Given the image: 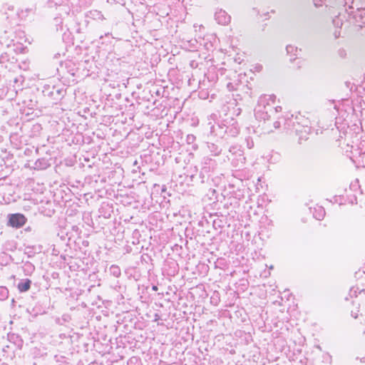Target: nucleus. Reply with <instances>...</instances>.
<instances>
[{
    "label": "nucleus",
    "mask_w": 365,
    "mask_h": 365,
    "mask_svg": "<svg viewBox=\"0 0 365 365\" xmlns=\"http://www.w3.org/2000/svg\"><path fill=\"white\" fill-rule=\"evenodd\" d=\"M240 129L237 121L232 118H226L221 123H217L211 127V132L217 135H222L227 133L230 136H236Z\"/></svg>",
    "instance_id": "nucleus-1"
},
{
    "label": "nucleus",
    "mask_w": 365,
    "mask_h": 365,
    "mask_svg": "<svg viewBox=\"0 0 365 365\" xmlns=\"http://www.w3.org/2000/svg\"><path fill=\"white\" fill-rule=\"evenodd\" d=\"M8 217V225L12 227H21L25 225L26 222V217L23 214L20 213L10 214L9 215Z\"/></svg>",
    "instance_id": "nucleus-2"
},
{
    "label": "nucleus",
    "mask_w": 365,
    "mask_h": 365,
    "mask_svg": "<svg viewBox=\"0 0 365 365\" xmlns=\"http://www.w3.org/2000/svg\"><path fill=\"white\" fill-rule=\"evenodd\" d=\"M269 110L267 108L266 106H264V110H262L261 105H259L257 108L255 109V115L258 118H262L264 121L268 120L270 118L269 113H272L274 111H277V108H273L269 106Z\"/></svg>",
    "instance_id": "nucleus-3"
},
{
    "label": "nucleus",
    "mask_w": 365,
    "mask_h": 365,
    "mask_svg": "<svg viewBox=\"0 0 365 365\" xmlns=\"http://www.w3.org/2000/svg\"><path fill=\"white\" fill-rule=\"evenodd\" d=\"M215 19L219 24L227 25L230 22L231 17L225 11L220 9L215 12Z\"/></svg>",
    "instance_id": "nucleus-4"
},
{
    "label": "nucleus",
    "mask_w": 365,
    "mask_h": 365,
    "mask_svg": "<svg viewBox=\"0 0 365 365\" xmlns=\"http://www.w3.org/2000/svg\"><path fill=\"white\" fill-rule=\"evenodd\" d=\"M31 284V281L29 279H25L19 282L18 289L20 292H25L30 289Z\"/></svg>",
    "instance_id": "nucleus-5"
},
{
    "label": "nucleus",
    "mask_w": 365,
    "mask_h": 365,
    "mask_svg": "<svg viewBox=\"0 0 365 365\" xmlns=\"http://www.w3.org/2000/svg\"><path fill=\"white\" fill-rule=\"evenodd\" d=\"M49 163L45 158L38 159L34 165V168L36 170H43L48 167Z\"/></svg>",
    "instance_id": "nucleus-6"
},
{
    "label": "nucleus",
    "mask_w": 365,
    "mask_h": 365,
    "mask_svg": "<svg viewBox=\"0 0 365 365\" xmlns=\"http://www.w3.org/2000/svg\"><path fill=\"white\" fill-rule=\"evenodd\" d=\"M325 215L324 209L322 207H318L314 208V212H313V216L315 219L318 220H321L323 219Z\"/></svg>",
    "instance_id": "nucleus-7"
},
{
    "label": "nucleus",
    "mask_w": 365,
    "mask_h": 365,
    "mask_svg": "<svg viewBox=\"0 0 365 365\" xmlns=\"http://www.w3.org/2000/svg\"><path fill=\"white\" fill-rule=\"evenodd\" d=\"M109 271H110V274H112L115 277H118L121 274V270H120V267L115 264H113L110 266Z\"/></svg>",
    "instance_id": "nucleus-8"
},
{
    "label": "nucleus",
    "mask_w": 365,
    "mask_h": 365,
    "mask_svg": "<svg viewBox=\"0 0 365 365\" xmlns=\"http://www.w3.org/2000/svg\"><path fill=\"white\" fill-rule=\"evenodd\" d=\"M287 53L289 55L297 56L299 50L297 47L292 45H288L286 47Z\"/></svg>",
    "instance_id": "nucleus-9"
},
{
    "label": "nucleus",
    "mask_w": 365,
    "mask_h": 365,
    "mask_svg": "<svg viewBox=\"0 0 365 365\" xmlns=\"http://www.w3.org/2000/svg\"><path fill=\"white\" fill-rule=\"evenodd\" d=\"M332 23L336 28H341L343 25V19L340 15H338L333 19Z\"/></svg>",
    "instance_id": "nucleus-10"
},
{
    "label": "nucleus",
    "mask_w": 365,
    "mask_h": 365,
    "mask_svg": "<svg viewBox=\"0 0 365 365\" xmlns=\"http://www.w3.org/2000/svg\"><path fill=\"white\" fill-rule=\"evenodd\" d=\"M60 1L61 0H48L47 2V6L49 8H53L57 6H60L61 9V7H66L65 6H62Z\"/></svg>",
    "instance_id": "nucleus-11"
},
{
    "label": "nucleus",
    "mask_w": 365,
    "mask_h": 365,
    "mask_svg": "<svg viewBox=\"0 0 365 365\" xmlns=\"http://www.w3.org/2000/svg\"><path fill=\"white\" fill-rule=\"evenodd\" d=\"M337 55L339 58L344 59L346 57L347 53L344 48H339L337 51Z\"/></svg>",
    "instance_id": "nucleus-12"
},
{
    "label": "nucleus",
    "mask_w": 365,
    "mask_h": 365,
    "mask_svg": "<svg viewBox=\"0 0 365 365\" xmlns=\"http://www.w3.org/2000/svg\"><path fill=\"white\" fill-rule=\"evenodd\" d=\"M245 142L247 148L252 149L254 147V141L250 137L246 138Z\"/></svg>",
    "instance_id": "nucleus-13"
},
{
    "label": "nucleus",
    "mask_w": 365,
    "mask_h": 365,
    "mask_svg": "<svg viewBox=\"0 0 365 365\" xmlns=\"http://www.w3.org/2000/svg\"><path fill=\"white\" fill-rule=\"evenodd\" d=\"M8 295V289L6 287H0V297L1 298H6Z\"/></svg>",
    "instance_id": "nucleus-14"
},
{
    "label": "nucleus",
    "mask_w": 365,
    "mask_h": 365,
    "mask_svg": "<svg viewBox=\"0 0 365 365\" xmlns=\"http://www.w3.org/2000/svg\"><path fill=\"white\" fill-rule=\"evenodd\" d=\"M5 103L3 101H0V115H4L7 113V110L4 106Z\"/></svg>",
    "instance_id": "nucleus-15"
},
{
    "label": "nucleus",
    "mask_w": 365,
    "mask_h": 365,
    "mask_svg": "<svg viewBox=\"0 0 365 365\" xmlns=\"http://www.w3.org/2000/svg\"><path fill=\"white\" fill-rule=\"evenodd\" d=\"M54 23L56 24V26H61L63 21H62V19L61 18H59V17H55L54 19Z\"/></svg>",
    "instance_id": "nucleus-16"
},
{
    "label": "nucleus",
    "mask_w": 365,
    "mask_h": 365,
    "mask_svg": "<svg viewBox=\"0 0 365 365\" xmlns=\"http://www.w3.org/2000/svg\"><path fill=\"white\" fill-rule=\"evenodd\" d=\"M195 139V137L193 135H188L187 136V142L188 143H192Z\"/></svg>",
    "instance_id": "nucleus-17"
},
{
    "label": "nucleus",
    "mask_w": 365,
    "mask_h": 365,
    "mask_svg": "<svg viewBox=\"0 0 365 365\" xmlns=\"http://www.w3.org/2000/svg\"><path fill=\"white\" fill-rule=\"evenodd\" d=\"M334 37H335L336 38H339V37L340 36V35H341L340 31H339L336 30V31L334 32Z\"/></svg>",
    "instance_id": "nucleus-18"
},
{
    "label": "nucleus",
    "mask_w": 365,
    "mask_h": 365,
    "mask_svg": "<svg viewBox=\"0 0 365 365\" xmlns=\"http://www.w3.org/2000/svg\"><path fill=\"white\" fill-rule=\"evenodd\" d=\"M274 127L275 128H279L280 127V123L279 121H275L274 123Z\"/></svg>",
    "instance_id": "nucleus-19"
},
{
    "label": "nucleus",
    "mask_w": 365,
    "mask_h": 365,
    "mask_svg": "<svg viewBox=\"0 0 365 365\" xmlns=\"http://www.w3.org/2000/svg\"><path fill=\"white\" fill-rule=\"evenodd\" d=\"M153 289L156 291L158 289V287L156 286H153Z\"/></svg>",
    "instance_id": "nucleus-20"
},
{
    "label": "nucleus",
    "mask_w": 365,
    "mask_h": 365,
    "mask_svg": "<svg viewBox=\"0 0 365 365\" xmlns=\"http://www.w3.org/2000/svg\"><path fill=\"white\" fill-rule=\"evenodd\" d=\"M361 361L365 363V356L361 359Z\"/></svg>",
    "instance_id": "nucleus-21"
},
{
    "label": "nucleus",
    "mask_w": 365,
    "mask_h": 365,
    "mask_svg": "<svg viewBox=\"0 0 365 365\" xmlns=\"http://www.w3.org/2000/svg\"><path fill=\"white\" fill-rule=\"evenodd\" d=\"M269 269H273V266H272V265H271V266L269 267Z\"/></svg>",
    "instance_id": "nucleus-22"
}]
</instances>
